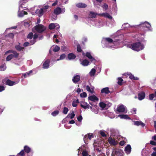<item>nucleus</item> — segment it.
Here are the masks:
<instances>
[{
    "label": "nucleus",
    "instance_id": "47",
    "mask_svg": "<svg viewBox=\"0 0 156 156\" xmlns=\"http://www.w3.org/2000/svg\"><path fill=\"white\" fill-rule=\"evenodd\" d=\"M33 34L32 33H30L27 36V38L30 39H31V40H33Z\"/></svg>",
    "mask_w": 156,
    "mask_h": 156
},
{
    "label": "nucleus",
    "instance_id": "57",
    "mask_svg": "<svg viewBox=\"0 0 156 156\" xmlns=\"http://www.w3.org/2000/svg\"><path fill=\"white\" fill-rule=\"evenodd\" d=\"M77 119L79 122H81L83 118L81 115H80L77 117Z\"/></svg>",
    "mask_w": 156,
    "mask_h": 156
},
{
    "label": "nucleus",
    "instance_id": "17",
    "mask_svg": "<svg viewBox=\"0 0 156 156\" xmlns=\"http://www.w3.org/2000/svg\"><path fill=\"white\" fill-rule=\"evenodd\" d=\"M50 62V61L49 59H47L45 60L43 65V68L44 69L48 68L49 66Z\"/></svg>",
    "mask_w": 156,
    "mask_h": 156
},
{
    "label": "nucleus",
    "instance_id": "62",
    "mask_svg": "<svg viewBox=\"0 0 156 156\" xmlns=\"http://www.w3.org/2000/svg\"><path fill=\"white\" fill-rule=\"evenodd\" d=\"M100 133L101 135L105 137L106 136V134L103 131H100Z\"/></svg>",
    "mask_w": 156,
    "mask_h": 156
},
{
    "label": "nucleus",
    "instance_id": "46",
    "mask_svg": "<svg viewBox=\"0 0 156 156\" xmlns=\"http://www.w3.org/2000/svg\"><path fill=\"white\" fill-rule=\"evenodd\" d=\"M6 66L5 65H2L0 66V70L2 71H3L6 69Z\"/></svg>",
    "mask_w": 156,
    "mask_h": 156
},
{
    "label": "nucleus",
    "instance_id": "61",
    "mask_svg": "<svg viewBox=\"0 0 156 156\" xmlns=\"http://www.w3.org/2000/svg\"><path fill=\"white\" fill-rule=\"evenodd\" d=\"M61 49L63 51H66L67 50V48L65 46H63L61 47Z\"/></svg>",
    "mask_w": 156,
    "mask_h": 156
},
{
    "label": "nucleus",
    "instance_id": "50",
    "mask_svg": "<svg viewBox=\"0 0 156 156\" xmlns=\"http://www.w3.org/2000/svg\"><path fill=\"white\" fill-rule=\"evenodd\" d=\"M59 112L58 111H55L51 113V115L53 116H55L58 114Z\"/></svg>",
    "mask_w": 156,
    "mask_h": 156
},
{
    "label": "nucleus",
    "instance_id": "63",
    "mask_svg": "<svg viewBox=\"0 0 156 156\" xmlns=\"http://www.w3.org/2000/svg\"><path fill=\"white\" fill-rule=\"evenodd\" d=\"M77 51L79 52H80L81 51V49L79 45H78L77 46Z\"/></svg>",
    "mask_w": 156,
    "mask_h": 156
},
{
    "label": "nucleus",
    "instance_id": "21",
    "mask_svg": "<svg viewBox=\"0 0 156 156\" xmlns=\"http://www.w3.org/2000/svg\"><path fill=\"white\" fill-rule=\"evenodd\" d=\"M80 80V76L79 75L76 74L73 77L72 79L73 82L74 83H76Z\"/></svg>",
    "mask_w": 156,
    "mask_h": 156
},
{
    "label": "nucleus",
    "instance_id": "49",
    "mask_svg": "<svg viewBox=\"0 0 156 156\" xmlns=\"http://www.w3.org/2000/svg\"><path fill=\"white\" fill-rule=\"evenodd\" d=\"M117 151L115 150H113L112 154V156H117Z\"/></svg>",
    "mask_w": 156,
    "mask_h": 156
},
{
    "label": "nucleus",
    "instance_id": "53",
    "mask_svg": "<svg viewBox=\"0 0 156 156\" xmlns=\"http://www.w3.org/2000/svg\"><path fill=\"white\" fill-rule=\"evenodd\" d=\"M88 138L90 139V140L91 139L93 138L94 137L93 134L91 133H89L87 135Z\"/></svg>",
    "mask_w": 156,
    "mask_h": 156
},
{
    "label": "nucleus",
    "instance_id": "38",
    "mask_svg": "<svg viewBox=\"0 0 156 156\" xmlns=\"http://www.w3.org/2000/svg\"><path fill=\"white\" fill-rule=\"evenodd\" d=\"M118 84L120 86H122L123 85V80L121 78H118Z\"/></svg>",
    "mask_w": 156,
    "mask_h": 156
},
{
    "label": "nucleus",
    "instance_id": "42",
    "mask_svg": "<svg viewBox=\"0 0 156 156\" xmlns=\"http://www.w3.org/2000/svg\"><path fill=\"white\" fill-rule=\"evenodd\" d=\"M60 47L57 46H53V50L54 52L58 51L60 49Z\"/></svg>",
    "mask_w": 156,
    "mask_h": 156
},
{
    "label": "nucleus",
    "instance_id": "33",
    "mask_svg": "<svg viewBox=\"0 0 156 156\" xmlns=\"http://www.w3.org/2000/svg\"><path fill=\"white\" fill-rule=\"evenodd\" d=\"M16 83L14 81L10 80H8L6 81V84L10 86H12L16 84Z\"/></svg>",
    "mask_w": 156,
    "mask_h": 156
},
{
    "label": "nucleus",
    "instance_id": "60",
    "mask_svg": "<svg viewBox=\"0 0 156 156\" xmlns=\"http://www.w3.org/2000/svg\"><path fill=\"white\" fill-rule=\"evenodd\" d=\"M136 109L135 108H133V109H132V110L131 111V113L134 114H136Z\"/></svg>",
    "mask_w": 156,
    "mask_h": 156
},
{
    "label": "nucleus",
    "instance_id": "6",
    "mask_svg": "<svg viewBox=\"0 0 156 156\" xmlns=\"http://www.w3.org/2000/svg\"><path fill=\"white\" fill-rule=\"evenodd\" d=\"M139 29L140 30L144 32L151 27L150 24L148 22H145L142 23L138 25Z\"/></svg>",
    "mask_w": 156,
    "mask_h": 156
},
{
    "label": "nucleus",
    "instance_id": "4",
    "mask_svg": "<svg viewBox=\"0 0 156 156\" xmlns=\"http://www.w3.org/2000/svg\"><path fill=\"white\" fill-rule=\"evenodd\" d=\"M130 48L134 50L139 51L143 49L144 47L140 42H136L132 44Z\"/></svg>",
    "mask_w": 156,
    "mask_h": 156
},
{
    "label": "nucleus",
    "instance_id": "5",
    "mask_svg": "<svg viewBox=\"0 0 156 156\" xmlns=\"http://www.w3.org/2000/svg\"><path fill=\"white\" fill-rule=\"evenodd\" d=\"M27 2V0H20L19 2V9L18 12V16L20 17L23 16L24 15L27 14V12L23 11V10L21 11V8L22 9L23 7L22 6V5Z\"/></svg>",
    "mask_w": 156,
    "mask_h": 156
},
{
    "label": "nucleus",
    "instance_id": "45",
    "mask_svg": "<svg viewBox=\"0 0 156 156\" xmlns=\"http://www.w3.org/2000/svg\"><path fill=\"white\" fill-rule=\"evenodd\" d=\"M66 55L65 54H62L60 56L59 58L57 59L56 61H58L60 60H63L66 58Z\"/></svg>",
    "mask_w": 156,
    "mask_h": 156
},
{
    "label": "nucleus",
    "instance_id": "64",
    "mask_svg": "<svg viewBox=\"0 0 156 156\" xmlns=\"http://www.w3.org/2000/svg\"><path fill=\"white\" fill-rule=\"evenodd\" d=\"M151 144L153 145H156V142L152 140H151L150 142Z\"/></svg>",
    "mask_w": 156,
    "mask_h": 156
},
{
    "label": "nucleus",
    "instance_id": "54",
    "mask_svg": "<svg viewBox=\"0 0 156 156\" xmlns=\"http://www.w3.org/2000/svg\"><path fill=\"white\" fill-rule=\"evenodd\" d=\"M102 8L106 10L108 9V6L107 4L106 3H104L102 6Z\"/></svg>",
    "mask_w": 156,
    "mask_h": 156
},
{
    "label": "nucleus",
    "instance_id": "41",
    "mask_svg": "<svg viewBox=\"0 0 156 156\" xmlns=\"http://www.w3.org/2000/svg\"><path fill=\"white\" fill-rule=\"evenodd\" d=\"M32 70L30 71L29 72L23 74V75L25 78L29 76L30 75V74L32 73Z\"/></svg>",
    "mask_w": 156,
    "mask_h": 156
},
{
    "label": "nucleus",
    "instance_id": "52",
    "mask_svg": "<svg viewBox=\"0 0 156 156\" xmlns=\"http://www.w3.org/2000/svg\"><path fill=\"white\" fill-rule=\"evenodd\" d=\"M80 97L82 98H85L87 97V94L86 93L83 92L80 94Z\"/></svg>",
    "mask_w": 156,
    "mask_h": 156
},
{
    "label": "nucleus",
    "instance_id": "19",
    "mask_svg": "<svg viewBox=\"0 0 156 156\" xmlns=\"http://www.w3.org/2000/svg\"><path fill=\"white\" fill-rule=\"evenodd\" d=\"M131 147L130 145L128 144L125 147L124 151L127 154H128L131 153Z\"/></svg>",
    "mask_w": 156,
    "mask_h": 156
},
{
    "label": "nucleus",
    "instance_id": "20",
    "mask_svg": "<svg viewBox=\"0 0 156 156\" xmlns=\"http://www.w3.org/2000/svg\"><path fill=\"white\" fill-rule=\"evenodd\" d=\"M88 99L89 101L93 102H95L96 101H98V98L94 95H91L89 97Z\"/></svg>",
    "mask_w": 156,
    "mask_h": 156
},
{
    "label": "nucleus",
    "instance_id": "12",
    "mask_svg": "<svg viewBox=\"0 0 156 156\" xmlns=\"http://www.w3.org/2000/svg\"><path fill=\"white\" fill-rule=\"evenodd\" d=\"M49 29L52 30L55 28L56 30L58 29L59 28V25L57 23H51L48 26Z\"/></svg>",
    "mask_w": 156,
    "mask_h": 156
},
{
    "label": "nucleus",
    "instance_id": "48",
    "mask_svg": "<svg viewBox=\"0 0 156 156\" xmlns=\"http://www.w3.org/2000/svg\"><path fill=\"white\" fill-rule=\"evenodd\" d=\"M69 109L68 108L66 107H64L63 111V113L65 114H66L67 113Z\"/></svg>",
    "mask_w": 156,
    "mask_h": 156
},
{
    "label": "nucleus",
    "instance_id": "56",
    "mask_svg": "<svg viewBox=\"0 0 156 156\" xmlns=\"http://www.w3.org/2000/svg\"><path fill=\"white\" fill-rule=\"evenodd\" d=\"M88 138V136L87 135H86L84 136L83 138V140L85 143H87V140Z\"/></svg>",
    "mask_w": 156,
    "mask_h": 156
},
{
    "label": "nucleus",
    "instance_id": "59",
    "mask_svg": "<svg viewBox=\"0 0 156 156\" xmlns=\"http://www.w3.org/2000/svg\"><path fill=\"white\" fill-rule=\"evenodd\" d=\"M16 27H16V26H14V27H10V28H7V29H6V30L5 31V33H6V31H7L8 30H9V29H16Z\"/></svg>",
    "mask_w": 156,
    "mask_h": 156
},
{
    "label": "nucleus",
    "instance_id": "40",
    "mask_svg": "<svg viewBox=\"0 0 156 156\" xmlns=\"http://www.w3.org/2000/svg\"><path fill=\"white\" fill-rule=\"evenodd\" d=\"M24 150L26 152L29 153L31 149L28 146H25L24 147Z\"/></svg>",
    "mask_w": 156,
    "mask_h": 156
},
{
    "label": "nucleus",
    "instance_id": "51",
    "mask_svg": "<svg viewBox=\"0 0 156 156\" xmlns=\"http://www.w3.org/2000/svg\"><path fill=\"white\" fill-rule=\"evenodd\" d=\"M155 97L154 94H152L149 95V99L150 100H152Z\"/></svg>",
    "mask_w": 156,
    "mask_h": 156
},
{
    "label": "nucleus",
    "instance_id": "24",
    "mask_svg": "<svg viewBox=\"0 0 156 156\" xmlns=\"http://www.w3.org/2000/svg\"><path fill=\"white\" fill-rule=\"evenodd\" d=\"M101 93L102 94H108L110 93V91L109 90L108 87H106L102 88L101 90Z\"/></svg>",
    "mask_w": 156,
    "mask_h": 156
},
{
    "label": "nucleus",
    "instance_id": "23",
    "mask_svg": "<svg viewBox=\"0 0 156 156\" xmlns=\"http://www.w3.org/2000/svg\"><path fill=\"white\" fill-rule=\"evenodd\" d=\"M14 37L13 34L12 33L9 34L8 35H5V38H2L3 39H5L6 40H9V39H12Z\"/></svg>",
    "mask_w": 156,
    "mask_h": 156
},
{
    "label": "nucleus",
    "instance_id": "11",
    "mask_svg": "<svg viewBox=\"0 0 156 156\" xmlns=\"http://www.w3.org/2000/svg\"><path fill=\"white\" fill-rule=\"evenodd\" d=\"M89 104L91 105L92 106H90V108L91 109L92 112L95 114H97L98 113V109L97 106L94 104L89 102Z\"/></svg>",
    "mask_w": 156,
    "mask_h": 156
},
{
    "label": "nucleus",
    "instance_id": "27",
    "mask_svg": "<svg viewBox=\"0 0 156 156\" xmlns=\"http://www.w3.org/2000/svg\"><path fill=\"white\" fill-rule=\"evenodd\" d=\"M38 35L37 34H34L33 36V40H31L30 42V44L32 45L34 44L36 42V39L37 38Z\"/></svg>",
    "mask_w": 156,
    "mask_h": 156
},
{
    "label": "nucleus",
    "instance_id": "34",
    "mask_svg": "<svg viewBox=\"0 0 156 156\" xmlns=\"http://www.w3.org/2000/svg\"><path fill=\"white\" fill-rule=\"evenodd\" d=\"M75 58V55L73 53H70L68 55V58L69 60L74 59Z\"/></svg>",
    "mask_w": 156,
    "mask_h": 156
},
{
    "label": "nucleus",
    "instance_id": "1",
    "mask_svg": "<svg viewBox=\"0 0 156 156\" xmlns=\"http://www.w3.org/2000/svg\"><path fill=\"white\" fill-rule=\"evenodd\" d=\"M117 34L111 36V38H103L102 41V45L104 48H110L112 49L116 48Z\"/></svg>",
    "mask_w": 156,
    "mask_h": 156
},
{
    "label": "nucleus",
    "instance_id": "15",
    "mask_svg": "<svg viewBox=\"0 0 156 156\" xmlns=\"http://www.w3.org/2000/svg\"><path fill=\"white\" fill-rule=\"evenodd\" d=\"M86 55L90 59L91 62L94 63L95 62V59L93 57L90 52H87L86 54Z\"/></svg>",
    "mask_w": 156,
    "mask_h": 156
},
{
    "label": "nucleus",
    "instance_id": "3",
    "mask_svg": "<svg viewBox=\"0 0 156 156\" xmlns=\"http://www.w3.org/2000/svg\"><path fill=\"white\" fill-rule=\"evenodd\" d=\"M9 53H11V54L8 56L6 58V60L7 61H10L13 58H16L19 55V54L16 51L12 50H10L6 51L5 54L6 55Z\"/></svg>",
    "mask_w": 156,
    "mask_h": 156
},
{
    "label": "nucleus",
    "instance_id": "36",
    "mask_svg": "<svg viewBox=\"0 0 156 156\" xmlns=\"http://www.w3.org/2000/svg\"><path fill=\"white\" fill-rule=\"evenodd\" d=\"M94 87H90L89 86L87 85L86 87V90L88 91L89 92H90L91 93H93V90H94Z\"/></svg>",
    "mask_w": 156,
    "mask_h": 156
},
{
    "label": "nucleus",
    "instance_id": "44",
    "mask_svg": "<svg viewBox=\"0 0 156 156\" xmlns=\"http://www.w3.org/2000/svg\"><path fill=\"white\" fill-rule=\"evenodd\" d=\"M79 102V101L78 99L76 100V101H73L72 103V105L73 107H76L77 105V104Z\"/></svg>",
    "mask_w": 156,
    "mask_h": 156
},
{
    "label": "nucleus",
    "instance_id": "37",
    "mask_svg": "<svg viewBox=\"0 0 156 156\" xmlns=\"http://www.w3.org/2000/svg\"><path fill=\"white\" fill-rule=\"evenodd\" d=\"M80 63L83 66H86L89 64V62L87 60L85 59L81 62Z\"/></svg>",
    "mask_w": 156,
    "mask_h": 156
},
{
    "label": "nucleus",
    "instance_id": "18",
    "mask_svg": "<svg viewBox=\"0 0 156 156\" xmlns=\"http://www.w3.org/2000/svg\"><path fill=\"white\" fill-rule=\"evenodd\" d=\"M124 75L126 76V75H128L129 78L132 80H138L139 79V78L137 77H135L131 73H125L124 74Z\"/></svg>",
    "mask_w": 156,
    "mask_h": 156
},
{
    "label": "nucleus",
    "instance_id": "16",
    "mask_svg": "<svg viewBox=\"0 0 156 156\" xmlns=\"http://www.w3.org/2000/svg\"><path fill=\"white\" fill-rule=\"evenodd\" d=\"M98 16H103L105 18H106L109 19H112V17L107 12L103 13H102L99 14Z\"/></svg>",
    "mask_w": 156,
    "mask_h": 156
},
{
    "label": "nucleus",
    "instance_id": "22",
    "mask_svg": "<svg viewBox=\"0 0 156 156\" xmlns=\"http://www.w3.org/2000/svg\"><path fill=\"white\" fill-rule=\"evenodd\" d=\"M81 106L84 109L89 108L90 106L85 102L82 101L80 103Z\"/></svg>",
    "mask_w": 156,
    "mask_h": 156
},
{
    "label": "nucleus",
    "instance_id": "28",
    "mask_svg": "<svg viewBox=\"0 0 156 156\" xmlns=\"http://www.w3.org/2000/svg\"><path fill=\"white\" fill-rule=\"evenodd\" d=\"M118 117H119L121 119H130V118L128 115H118Z\"/></svg>",
    "mask_w": 156,
    "mask_h": 156
},
{
    "label": "nucleus",
    "instance_id": "39",
    "mask_svg": "<svg viewBox=\"0 0 156 156\" xmlns=\"http://www.w3.org/2000/svg\"><path fill=\"white\" fill-rule=\"evenodd\" d=\"M124 153L122 150L118 149V156H124Z\"/></svg>",
    "mask_w": 156,
    "mask_h": 156
},
{
    "label": "nucleus",
    "instance_id": "13",
    "mask_svg": "<svg viewBox=\"0 0 156 156\" xmlns=\"http://www.w3.org/2000/svg\"><path fill=\"white\" fill-rule=\"evenodd\" d=\"M94 25L97 27H100L103 26L104 23L101 20H98L94 22Z\"/></svg>",
    "mask_w": 156,
    "mask_h": 156
},
{
    "label": "nucleus",
    "instance_id": "25",
    "mask_svg": "<svg viewBox=\"0 0 156 156\" xmlns=\"http://www.w3.org/2000/svg\"><path fill=\"white\" fill-rule=\"evenodd\" d=\"M145 93L144 92H141L138 94V99L140 100H141L145 98Z\"/></svg>",
    "mask_w": 156,
    "mask_h": 156
},
{
    "label": "nucleus",
    "instance_id": "55",
    "mask_svg": "<svg viewBox=\"0 0 156 156\" xmlns=\"http://www.w3.org/2000/svg\"><path fill=\"white\" fill-rule=\"evenodd\" d=\"M57 16H56V15H55H55H53L51 17V19L52 21H53L56 20L57 19Z\"/></svg>",
    "mask_w": 156,
    "mask_h": 156
},
{
    "label": "nucleus",
    "instance_id": "43",
    "mask_svg": "<svg viewBox=\"0 0 156 156\" xmlns=\"http://www.w3.org/2000/svg\"><path fill=\"white\" fill-rule=\"evenodd\" d=\"M15 48L17 50L20 51L23 50L24 48L20 46L19 44V45L15 46Z\"/></svg>",
    "mask_w": 156,
    "mask_h": 156
},
{
    "label": "nucleus",
    "instance_id": "35",
    "mask_svg": "<svg viewBox=\"0 0 156 156\" xmlns=\"http://www.w3.org/2000/svg\"><path fill=\"white\" fill-rule=\"evenodd\" d=\"M135 125L137 126L141 125L142 127H144L145 126V124L143 123L141 121H136L134 122V123Z\"/></svg>",
    "mask_w": 156,
    "mask_h": 156
},
{
    "label": "nucleus",
    "instance_id": "31",
    "mask_svg": "<svg viewBox=\"0 0 156 156\" xmlns=\"http://www.w3.org/2000/svg\"><path fill=\"white\" fill-rule=\"evenodd\" d=\"M75 116V114L74 112L72 111L71 112H70L68 115L66 119H72Z\"/></svg>",
    "mask_w": 156,
    "mask_h": 156
},
{
    "label": "nucleus",
    "instance_id": "10",
    "mask_svg": "<svg viewBox=\"0 0 156 156\" xmlns=\"http://www.w3.org/2000/svg\"><path fill=\"white\" fill-rule=\"evenodd\" d=\"M112 105V104L109 102H106L105 103L101 102L99 103V106L102 108L106 109L110 107Z\"/></svg>",
    "mask_w": 156,
    "mask_h": 156
},
{
    "label": "nucleus",
    "instance_id": "9",
    "mask_svg": "<svg viewBox=\"0 0 156 156\" xmlns=\"http://www.w3.org/2000/svg\"><path fill=\"white\" fill-rule=\"evenodd\" d=\"M65 11V8L62 7L61 8L60 7H57L54 10V13L55 15H57L61 13H64Z\"/></svg>",
    "mask_w": 156,
    "mask_h": 156
},
{
    "label": "nucleus",
    "instance_id": "29",
    "mask_svg": "<svg viewBox=\"0 0 156 156\" xmlns=\"http://www.w3.org/2000/svg\"><path fill=\"white\" fill-rule=\"evenodd\" d=\"M98 14L93 12H90L89 14L88 17L89 18H95L97 15H98Z\"/></svg>",
    "mask_w": 156,
    "mask_h": 156
},
{
    "label": "nucleus",
    "instance_id": "26",
    "mask_svg": "<svg viewBox=\"0 0 156 156\" xmlns=\"http://www.w3.org/2000/svg\"><path fill=\"white\" fill-rule=\"evenodd\" d=\"M96 69L97 67L95 66L93 68L91 69L89 73V74L90 76H94Z\"/></svg>",
    "mask_w": 156,
    "mask_h": 156
},
{
    "label": "nucleus",
    "instance_id": "8",
    "mask_svg": "<svg viewBox=\"0 0 156 156\" xmlns=\"http://www.w3.org/2000/svg\"><path fill=\"white\" fill-rule=\"evenodd\" d=\"M48 5H46L40 9H37L36 10L35 13L39 16H41L44 12H46V10L48 9Z\"/></svg>",
    "mask_w": 156,
    "mask_h": 156
},
{
    "label": "nucleus",
    "instance_id": "2",
    "mask_svg": "<svg viewBox=\"0 0 156 156\" xmlns=\"http://www.w3.org/2000/svg\"><path fill=\"white\" fill-rule=\"evenodd\" d=\"M78 156H90L88 147L86 145L81 146L78 149Z\"/></svg>",
    "mask_w": 156,
    "mask_h": 156
},
{
    "label": "nucleus",
    "instance_id": "58",
    "mask_svg": "<svg viewBox=\"0 0 156 156\" xmlns=\"http://www.w3.org/2000/svg\"><path fill=\"white\" fill-rule=\"evenodd\" d=\"M126 142L124 140H122L119 143V145L121 146H122L125 144Z\"/></svg>",
    "mask_w": 156,
    "mask_h": 156
},
{
    "label": "nucleus",
    "instance_id": "32",
    "mask_svg": "<svg viewBox=\"0 0 156 156\" xmlns=\"http://www.w3.org/2000/svg\"><path fill=\"white\" fill-rule=\"evenodd\" d=\"M76 6L78 8H84L87 7V5L85 3H79L76 4Z\"/></svg>",
    "mask_w": 156,
    "mask_h": 156
},
{
    "label": "nucleus",
    "instance_id": "14",
    "mask_svg": "<svg viewBox=\"0 0 156 156\" xmlns=\"http://www.w3.org/2000/svg\"><path fill=\"white\" fill-rule=\"evenodd\" d=\"M126 107L124 105L121 104L118 106V112H125L126 110Z\"/></svg>",
    "mask_w": 156,
    "mask_h": 156
},
{
    "label": "nucleus",
    "instance_id": "30",
    "mask_svg": "<svg viewBox=\"0 0 156 156\" xmlns=\"http://www.w3.org/2000/svg\"><path fill=\"white\" fill-rule=\"evenodd\" d=\"M108 141L109 143L112 145H115L116 144V142L115 140L111 137L109 138Z\"/></svg>",
    "mask_w": 156,
    "mask_h": 156
},
{
    "label": "nucleus",
    "instance_id": "7",
    "mask_svg": "<svg viewBox=\"0 0 156 156\" xmlns=\"http://www.w3.org/2000/svg\"><path fill=\"white\" fill-rule=\"evenodd\" d=\"M46 30V27L41 24H38L33 28V31H36L37 32L41 33Z\"/></svg>",
    "mask_w": 156,
    "mask_h": 156
}]
</instances>
